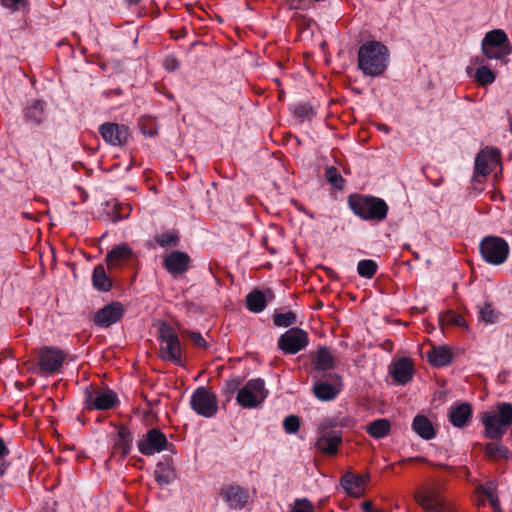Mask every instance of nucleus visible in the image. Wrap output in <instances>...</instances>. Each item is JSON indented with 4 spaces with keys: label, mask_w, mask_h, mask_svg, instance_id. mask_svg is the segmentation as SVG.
I'll list each match as a JSON object with an SVG mask.
<instances>
[{
    "label": "nucleus",
    "mask_w": 512,
    "mask_h": 512,
    "mask_svg": "<svg viewBox=\"0 0 512 512\" xmlns=\"http://www.w3.org/2000/svg\"><path fill=\"white\" fill-rule=\"evenodd\" d=\"M313 364L317 371L331 370L336 366V358L327 347L321 346L316 352Z\"/></svg>",
    "instance_id": "29"
},
{
    "label": "nucleus",
    "mask_w": 512,
    "mask_h": 512,
    "mask_svg": "<svg viewBox=\"0 0 512 512\" xmlns=\"http://www.w3.org/2000/svg\"><path fill=\"white\" fill-rule=\"evenodd\" d=\"M273 323L277 327H291L297 323V315L291 310L285 313L275 312L273 315Z\"/></svg>",
    "instance_id": "42"
},
{
    "label": "nucleus",
    "mask_w": 512,
    "mask_h": 512,
    "mask_svg": "<svg viewBox=\"0 0 512 512\" xmlns=\"http://www.w3.org/2000/svg\"><path fill=\"white\" fill-rule=\"evenodd\" d=\"M66 354L56 347L44 346L38 352V365L42 373L53 375L60 370Z\"/></svg>",
    "instance_id": "13"
},
{
    "label": "nucleus",
    "mask_w": 512,
    "mask_h": 512,
    "mask_svg": "<svg viewBox=\"0 0 512 512\" xmlns=\"http://www.w3.org/2000/svg\"><path fill=\"white\" fill-rule=\"evenodd\" d=\"M377 270L378 264L372 259H363L357 264V273L362 278L372 279Z\"/></svg>",
    "instance_id": "39"
},
{
    "label": "nucleus",
    "mask_w": 512,
    "mask_h": 512,
    "mask_svg": "<svg viewBox=\"0 0 512 512\" xmlns=\"http://www.w3.org/2000/svg\"><path fill=\"white\" fill-rule=\"evenodd\" d=\"M494 512H502L498 496L488 500Z\"/></svg>",
    "instance_id": "54"
},
{
    "label": "nucleus",
    "mask_w": 512,
    "mask_h": 512,
    "mask_svg": "<svg viewBox=\"0 0 512 512\" xmlns=\"http://www.w3.org/2000/svg\"><path fill=\"white\" fill-rule=\"evenodd\" d=\"M348 422H350V420L347 418L340 421L336 417H327L321 421V423L319 424L318 430H319L320 434L337 433L336 431H333V429L338 426L347 427Z\"/></svg>",
    "instance_id": "40"
},
{
    "label": "nucleus",
    "mask_w": 512,
    "mask_h": 512,
    "mask_svg": "<svg viewBox=\"0 0 512 512\" xmlns=\"http://www.w3.org/2000/svg\"><path fill=\"white\" fill-rule=\"evenodd\" d=\"M267 396L268 391L265 388L264 380L256 378L250 379L239 389L236 401L241 407L251 409L262 404Z\"/></svg>",
    "instance_id": "7"
},
{
    "label": "nucleus",
    "mask_w": 512,
    "mask_h": 512,
    "mask_svg": "<svg viewBox=\"0 0 512 512\" xmlns=\"http://www.w3.org/2000/svg\"><path fill=\"white\" fill-rule=\"evenodd\" d=\"M125 213L122 212V207L120 204H116L114 207V215L117 220H121L126 218L130 213V207L128 205L125 206Z\"/></svg>",
    "instance_id": "51"
},
{
    "label": "nucleus",
    "mask_w": 512,
    "mask_h": 512,
    "mask_svg": "<svg viewBox=\"0 0 512 512\" xmlns=\"http://www.w3.org/2000/svg\"><path fill=\"white\" fill-rule=\"evenodd\" d=\"M138 450L145 456H152L164 450L175 453L174 444L168 442L166 435L158 428L149 429L137 442Z\"/></svg>",
    "instance_id": "9"
},
{
    "label": "nucleus",
    "mask_w": 512,
    "mask_h": 512,
    "mask_svg": "<svg viewBox=\"0 0 512 512\" xmlns=\"http://www.w3.org/2000/svg\"><path fill=\"white\" fill-rule=\"evenodd\" d=\"M10 454V450L5 444L2 437H0V477H3L10 466V462L6 460V457Z\"/></svg>",
    "instance_id": "45"
},
{
    "label": "nucleus",
    "mask_w": 512,
    "mask_h": 512,
    "mask_svg": "<svg viewBox=\"0 0 512 512\" xmlns=\"http://www.w3.org/2000/svg\"><path fill=\"white\" fill-rule=\"evenodd\" d=\"M330 376L334 379V383L319 381L313 385V393L315 397L321 401H332L341 392V378L337 374Z\"/></svg>",
    "instance_id": "21"
},
{
    "label": "nucleus",
    "mask_w": 512,
    "mask_h": 512,
    "mask_svg": "<svg viewBox=\"0 0 512 512\" xmlns=\"http://www.w3.org/2000/svg\"><path fill=\"white\" fill-rule=\"evenodd\" d=\"M500 312L490 302L478 306V319L485 324H495L499 320Z\"/></svg>",
    "instance_id": "35"
},
{
    "label": "nucleus",
    "mask_w": 512,
    "mask_h": 512,
    "mask_svg": "<svg viewBox=\"0 0 512 512\" xmlns=\"http://www.w3.org/2000/svg\"><path fill=\"white\" fill-rule=\"evenodd\" d=\"M501 161V153L497 148L485 147L475 158V167L472 180L482 183L483 180L491 173V165L499 164Z\"/></svg>",
    "instance_id": "12"
},
{
    "label": "nucleus",
    "mask_w": 512,
    "mask_h": 512,
    "mask_svg": "<svg viewBox=\"0 0 512 512\" xmlns=\"http://www.w3.org/2000/svg\"><path fill=\"white\" fill-rule=\"evenodd\" d=\"M428 362L434 367H445L448 366L454 355L451 349L445 345L432 347L431 350L426 353Z\"/></svg>",
    "instance_id": "27"
},
{
    "label": "nucleus",
    "mask_w": 512,
    "mask_h": 512,
    "mask_svg": "<svg viewBox=\"0 0 512 512\" xmlns=\"http://www.w3.org/2000/svg\"><path fill=\"white\" fill-rule=\"evenodd\" d=\"M406 462H428L426 458L418 456V457H410L405 460H402L400 463H406Z\"/></svg>",
    "instance_id": "56"
},
{
    "label": "nucleus",
    "mask_w": 512,
    "mask_h": 512,
    "mask_svg": "<svg viewBox=\"0 0 512 512\" xmlns=\"http://www.w3.org/2000/svg\"><path fill=\"white\" fill-rule=\"evenodd\" d=\"M124 315V308L120 302H112L99 309L94 316V323L103 328L120 321Z\"/></svg>",
    "instance_id": "17"
},
{
    "label": "nucleus",
    "mask_w": 512,
    "mask_h": 512,
    "mask_svg": "<svg viewBox=\"0 0 512 512\" xmlns=\"http://www.w3.org/2000/svg\"><path fill=\"white\" fill-rule=\"evenodd\" d=\"M164 66L169 71H174L178 68L179 63L175 57H167L164 61Z\"/></svg>",
    "instance_id": "52"
},
{
    "label": "nucleus",
    "mask_w": 512,
    "mask_h": 512,
    "mask_svg": "<svg viewBox=\"0 0 512 512\" xmlns=\"http://www.w3.org/2000/svg\"><path fill=\"white\" fill-rule=\"evenodd\" d=\"M325 178L336 189H342L344 186L345 180L335 166L326 167Z\"/></svg>",
    "instance_id": "43"
},
{
    "label": "nucleus",
    "mask_w": 512,
    "mask_h": 512,
    "mask_svg": "<svg viewBox=\"0 0 512 512\" xmlns=\"http://www.w3.org/2000/svg\"><path fill=\"white\" fill-rule=\"evenodd\" d=\"M377 127L380 131H383L385 133H389L391 131V128L386 124H378Z\"/></svg>",
    "instance_id": "58"
},
{
    "label": "nucleus",
    "mask_w": 512,
    "mask_h": 512,
    "mask_svg": "<svg viewBox=\"0 0 512 512\" xmlns=\"http://www.w3.org/2000/svg\"><path fill=\"white\" fill-rule=\"evenodd\" d=\"M25 120L32 125H40L45 118V102L42 100H33L24 111Z\"/></svg>",
    "instance_id": "28"
},
{
    "label": "nucleus",
    "mask_w": 512,
    "mask_h": 512,
    "mask_svg": "<svg viewBox=\"0 0 512 512\" xmlns=\"http://www.w3.org/2000/svg\"><path fill=\"white\" fill-rule=\"evenodd\" d=\"M142 133L144 135H148L150 137H153L156 134V131L154 129H152V128L142 127Z\"/></svg>",
    "instance_id": "57"
},
{
    "label": "nucleus",
    "mask_w": 512,
    "mask_h": 512,
    "mask_svg": "<svg viewBox=\"0 0 512 512\" xmlns=\"http://www.w3.org/2000/svg\"><path fill=\"white\" fill-rule=\"evenodd\" d=\"M92 283L95 289L107 292L112 288V280L107 275L103 265H97L92 273Z\"/></svg>",
    "instance_id": "32"
},
{
    "label": "nucleus",
    "mask_w": 512,
    "mask_h": 512,
    "mask_svg": "<svg viewBox=\"0 0 512 512\" xmlns=\"http://www.w3.org/2000/svg\"><path fill=\"white\" fill-rule=\"evenodd\" d=\"M481 51L487 59L502 60L512 52L507 34L501 29L487 32L481 41Z\"/></svg>",
    "instance_id": "5"
},
{
    "label": "nucleus",
    "mask_w": 512,
    "mask_h": 512,
    "mask_svg": "<svg viewBox=\"0 0 512 512\" xmlns=\"http://www.w3.org/2000/svg\"><path fill=\"white\" fill-rule=\"evenodd\" d=\"M133 444V436L129 428L125 425H120L117 428V434L114 438L112 455H120V460L131 452Z\"/></svg>",
    "instance_id": "22"
},
{
    "label": "nucleus",
    "mask_w": 512,
    "mask_h": 512,
    "mask_svg": "<svg viewBox=\"0 0 512 512\" xmlns=\"http://www.w3.org/2000/svg\"><path fill=\"white\" fill-rule=\"evenodd\" d=\"M283 428L287 434H295L300 428V419L296 415H289L283 420Z\"/></svg>",
    "instance_id": "46"
},
{
    "label": "nucleus",
    "mask_w": 512,
    "mask_h": 512,
    "mask_svg": "<svg viewBox=\"0 0 512 512\" xmlns=\"http://www.w3.org/2000/svg\"><path fill=\"white\" fill-rule=\"evenodd\" d=\"M472 406L463 402L449 409V421L456 428L466 427L472 418Z\"/></svg>",
    "instance_id": "24"
},
{
    "label": "nucleus",
    "mask_w": 512,
    "mask_h": 512,
    "mask_svg": "<svg viewBox=\"0 0 512 512\" xmlns=\"http://www.w3.org/2000/svg\"><path fill=\"white\" fill-rule=\"evenodd\" d=\"M241 384L242 378L239 376H234L226 380L223 386L224 394L227 396H231L235 391H239Z\"/></svg>",
    "instance_id": "47"
},
{
    "label": "nucleus",
    "mask_w": 512,
    "mask_h": 512,
    "mask_svg": "<svg viewBox=\"0 0 512 512\" xmlns=\"http://www.w3.org/2000/svg\"><path fill=\"white\" fill-rule=\"evenodd\" d=\"M436 466L441 467V468H445L446 467V465H444V464H437Z\"/></svg>",
    "instance_id": "62"
},
{
    "label": "nucleus",
    "mask_w": 512,
    "mask_h": 512,
    "mask_svg": "<svg viewBox=\"0 0 512 512\" xmlns=\"http://www.w3.org/2000/svg\"><path fill=\"white\" fill-rule=\"evenodd\" d=\"M297 209H298L299 211H302V212L307 213L303 206H297Z\"/></svg>",
    "instance_id": "61"
},
{
    "label": "nucleus",
    "mask_w": 512,
    "mask_h": 512,
    "mask_svg": "<svg viewBox=\"0 0 512 512\" xmlns=\"http://www.w3.org/2000/svg\"><path fill=\"white\" fill-rule=\"evenodd\" d=\"M412 429L425 440H431L436 435L432 422L424 415H416L414 417Z\"/></svg>",
    "instance_id": "30"
},
{
    "label": "nucleus",
    "mask_w": 512,
    "mask_h": 512,
    "mask_svg": "<svg viewBox=\"0 0 512 512\" xmlns=\"http://www.w3.org/2000/svg\"><path fill=\"white\" fill-rule=\"evenodd\" d=\"M309 344L308 333L299 328L291 327L280 335L277 341L278 349L286 355H294L305 349Z\"/></svg>",
    "instance_id": "11"
},
{
    "label": "nucleus",
    "mask_w": 512,
    "mask_h": 512,
    "mask_svg": "<svg viewBox=\"0 0 512 512\" xmlns=\"http://www.w3.org/2000/svg\"><path fill=\"white\" fill-rule=\"evenodd\" d=\"M484 452L489 458L494 460L507 459L511 454L510 450L506 446L495 442L487 443L485 445Z\"/></svg>",
    "instance_id": "38"
},
{
    "label": "nucleus",
    "mask_w": 512,
    "mask_h": 512,
    "mask_svg": "<svg viewBox=\"0 0 512 512\" xmlns=\"http://www.w3.org/2000/svg\"><path fill=\"white\" fill-rule=\"evenodd\" d=\"M473 76L475 82L480 86H488L494 83L496 74L488 66L477 67L474 70Z\"/></svg>",
    "instance_id": "36"
},
{
    "label": "nucleus",
    "mask_w": 512,
    "mask_h": 512,
    "mask_svg": "<svg viewBox=\"0 0 512 512\" xmlns=\"http://www.w3.org/2000/svg\"><path fill=\"white\" fill-rule=\"evenodd\" d=\"M484 436L490 440H501L512 425V404L502 402L497 405V413L484 412L481 415Z\"/></svg>",
    "instance_id": "3"
},
{
    "label": "nucleus",
    "mask_w": 512,
    "mask_h": 512,
    "mask_svg": "<svg viewBox=\"0 0 512 512\" xmlns=\"http://www.w3.org/2000/svg\"><path fill=\"white\" fill-rule=\"evenodd\" d=\"M177 478L176 468L173 459L165 456L163 460L156 464L154 470V479L160 486H167L174 482Z\"/></svg>",
    "instance_id": "20"
},
{
    "label": "nucleus",
    "mask_w": 512,
    "mask_h": 512,
    "mask_svg": "<svg viewBox=\"0 0 512 512\" xmlns=\"http://www.w3.org/2000/svg\"><path fill=\"white\" fill-rule=\"evenodd\" d=\"M142 0H127L129 6L138 5Z\"/></svg>",
    "instance_id": "59"
},
{
    "label": "nucleus",
    "mask_w": 512,
    "mask_h": 512,
    "mask_svg": "<svg viewBox=\"0 0 512 512\" xmlns=\"http://www.w3.org/2000/svg\"><path fill=\"white\" fill-rule=\"evenodd\" d=\"M158 339L160 341V357L177 365L182 364V348L176 330L168 323L159 326Z\"/></svg>",
    "instance_id": "4"
},
{
    "label": "nucleus",
    "mask_w": 512,
    "mask_h": 512,
    "mask_svg": "<svg viewBox=\"0 0 512 512\" xmlns=\"http://www.w3.org/2000/svg\"><path fill=\"white\" fill-rule=\"evenodd\" d=\"M162 264L170 275L176 277L189 270L191 258L187 253L176 250L168 254Z\"/></svg>",
    "instance_id": "18"
},
{
    "label": "nucleus",
    "mask_w": 512,
    "mask_h": 512,
    "mask_svg": "<svg viewBox=\"0 0 512 512\" xmlns=\"http://www.w3.org/2000/svg\"><path fill=\"white\" fill-rule=\"evenodd\" d=\"M477 506L480 508V507H484L485 506V500L484 499H481L478 501L477 503Z\"/></svg>",
    "instance_id": "60"
},
{
    "label": "nucleus",
    "mask_w": 512,
    "mask_h": 512,
    "mask_svg": "<svg viewBox=\"0 0 512 512\" xmlns=\"http://www.w3.org/2000/svg\"><path fill=\"white\" fill-rule=\"evenodd\" d=\"M190 406L198 415L211 418L218 411L217 396L213 392L208 391L205 387L200 386L192 393Z\"/></svg>",
    "instance_id": "10"
},
{
    "label": "nucleus",
    "mask_w": 512,
    "mask_h": 512,
    "mask_svg": "<svg viewBox=\"0 0 512 512\" xmlns=\"http://www.w3.org/2000/svg\"><path fill=\"white\" fill-rule=\"evenodd\" d=\"M296 503H303L304 507L303 508H297V509L294 510V512H314V508H313L312 504L308 500H306V499L297 500Z\"/></svg>",
    "instance_id": "53"
},
{
    "label": "nucleus",
    "mask_w": 512,
    "mask_h": 512,
    "mask_svg": "<svg viewBox=\"0 0 512 512\" xmlns=\"http://www.w3.org/2000/svg\"><path fill=\"white\" fill-rule=\"evenodd\" d=\"M368 479L367 475L353 474L351 472L345 473L340 480L341 486L344 491L355 498L362 496L364 492V485Z\"/></svg>",
    "instance_id": "23"
},
{
    "label": "nucleus",
    "mask_w": 512,
    "mask_h": 512,
    "mask_svg": "<svg viewBox=\"0 0 512 512\" xmlns=\"http://www.w3.org/2000/svg\"><path fill=\"white\" fill-rule=\"evenodd\" d=\"M220 496L229 508L233 510H242L249 500L248 490L237 484L222 487Z\"/></svg>",
    "instance_id": "16"
},
{
    "label": "nucleus",
    "mask_w": 512,
    "mask_h": 512,
    "mask_svg": "<svg viewBox=\"0 0 512 512\" xmlns=\"http://www.w3.org/2000/svg\"><path fill=\"white\" fill-rule=\"evenodd\" d=\"M390 373L396 383L405 385L411 381L414 374L412 362L408 358H401L393 364Z\"/></svg>",
    "instance_id": "25"
},
{
    "label": "nucleus",
    "mask_w": 512,
    "mask_h": 512,
    "mask_svg": "<svg viewBox=\"0 0 512 512\" xmlns=\"http://www.w3.org/2000/svg\"><path fill=\"white\" fill-rule=\"evenodd\" d=\"M135 258V253L127 243H122L111 249L105 257L109 269L119 268Z\"/></svg>",
    "instance_id": "19"
},
{
    "label": "nucleus",
    "mask_w": 512,
    "mask_h": 512,
    "mask_svg": "<svg viewBox=\"0 0 512 512\" xmlns=\"http://www.w3.org/2000/svg\"><path fill=\"white\" fill-rule=\"evenodd\" d=\"M497 485L493 481L486 482L484 485L479 486L476 491L480 495H484L488 500L494 498L496 495Z\"/></svg>",
    "instance_id": "48"
},
{
    "label": "nucleus",
    "mask_w": 512,
    "mask_h": 512,
    "mask_svg": "<svg viewBox=\"0 0 512 512\" xmlns=\"http://www.w3.org/2000/svg\"><path fill=\"white\" fill-rule=\"evenodd\" d=\"M485 56H475L471 59L470 61V65L467 67L466 71H467V74L468 75H472L474 72V67H482V66H486L485 65Z\"/></svg>",
    "instance_id": "50"
},
{
    "label": "nucleus",
    "mask_w": 512,
    "mask_h": 512,
    "mask_svg": "<svg viewBox=\"0 0 512 512\" xmlns=\"http://www.w3.org/2000/svg\"><path fill=\"white\" fill-rule=\"evenodd\" d=\"M348 206L351 211L365 221H383L388 214L387 203L378 197L362 194L348 196Z\"/></svg>",
    "instance_id": "2"
},
{
    "label": "nucleus",
    "mask_w": 512,
    "mask_h": 512,
    "mask_svg": "<svg viewBox=\"0 0 512 512\" xmlns=\"http://www.w3.org/2000/svg\"><path fill=\"white\" fill-rule=\"evenodd\" d=\"M293 114L300 122L311 121L315 115V108L308 102H300L293 106Z\"/></svg>",
    "instance_id": "37"
},
{
    "label": "nucleus",
    "mask_w": 512,
    "mask_h": 512,
    "mask_svg": "<svg viewBox=\"0 0 512 512\" xmlns=\"http://www.w3.org/2000/svg\"><path fill=\"white\" fill-rule=\"evenodd\" d=\"M362 508L365 512H382V511H375L373 508V504L371 501H365L362 503Z\"/></svg>",
    "instance_id": "55"
},
{
    "label": "nucleus",
    "mask_w": 512,
    "mask_h": 512,
    "mask_svg": "<svg viewBox=\"0 0 512 512\" xmlns=\"http://www.w3.org/2000/svg\"><path fill=\"white\" fill-rule=\"evenodd\" d=\"M103 140L112 146H123L130 137L129 128L124 124L105 122L98 128Z\"/></svg>",
    "instance_id": "14"
},
{
    "label": "nucleus",
    "mask_w": 512,
    "mask_h": 512,
    "mask_svg": "<svg viewBox=\"0 0 512 512\" xmlns=\"http://www.w3.org/2000/svg\"><path fill=\"white\" fill-rule=\"evenodd\" d=\"M358 68L366 76H381L389 64L387 47L378 41H369L359 47Z\"/></svg>",
    "instance_id": "1"
},
{
    "label": "nucleus",
    "mask_w": 512,
    "mask_h": 512,
    "mask_svg": "<svg viewBox=\"0 0 512 512\" xmlns=\"http://www.w3.org/2000/svg\"><path fill=\"white\" fill-rule=\"evenodd\" d=\"M2 7L8 9L12 13L20 11H29L30 2L29 0H0Z\"/></svg>",
    "instance_id": "44"
},
{
    "label": "nucleus",
    "mask_w": 512,
    "mask_h": 512,
    "mask_svg": "<svg viewBox=\"0 0 512 512\" xmlns=\"http://www.w3.org/2000/svg\"><path fill=\"white\" fill-rule=\"evenodd\" d=\"M155 242L162 248H175L179 246V231L172 229L155 235Z\"/></svg>",
    "instance_id": "34"
},
{
    "label": "nucleus",
    "mask_w": 512,
    "mask_h": 512,
    "mask_svg": "<svg viewBox=\"0 0 512 512\" xmlns=\"http://www.w3.org/2000/svg\"><path fill=\"white\" fill-rule=\"evenodd\" d=\"M294 2H295V0H289V3H290L291 5H294Z\"/></svg>",
    "instance_id": "63"
},
{
    "label": "nucleus",
    "mask_w": 512,
    "mask_h": 512,
    "mask_svg": "<svg viewBox=\"0 0 512 512\" xmlns=\"http://www.w3.org/2000/svg\"><path fill=\"white\" fill-rule=\"evenodd\" d=\"M414 498L420 507L429 512H443L445 510L444 499L435 486L418 490Z\"/></svg>",
    "instance_id": "15"
},
{
    "label": "nucleus",
    "mask_w": 512,
    "mask_h": 512,
    "mask_svg": "<svg viewBox=\"0 0 512 512\" xmlns=\"http://www.w3.org/2000/svg\"><path fill=\"white\" fill-rule=\"evenodd\" d=\"M479 250L484 261L491 265L503 264L509 255L507 241L498 236L484 237L479 244Z\"/></svg>",
    "instance_id": "8"
},
{
    "label": "nucleus",
    "mask_w": 512,
    "mask_h": 512,
    "mask_svg": "<svg viewBox=\"0 0 512 512\" xmlns=\"http://www.w3.org/2000/svg\"><path fill=\"white\" fill-rule=\"evenodd\" d=\"M342 443L341 432L321 434L316 442V447L328 456L338 453V447Z\"/></svg>",
    "instance_id": "26"
},
{
    "label": "nucleus",
    "mask_w": 512,
    "mask_h": 512,
    "mask_svg": "<svg viewBox=\"0 0 512 512\" xmlns=\"http://www.w3.org/2000/svg\"><path fill=\"white\" fill-rule=\"evenodd\" d=\"M186 333H187V336L189 337L190 341L196 347L207 349L208 344L199 332L187 331Z\"/></svg>",
    "instance_id": "49"
},
{
    "label": "nucleus",
    "mask_w": 512,
    "mask_h": 512,
    "mask_svg": "<svg viewBox=\"0 0 512 512\" xmlns=\"http://www.w3.org/2000/svg\"><path fill=\"white\" fill-rule=\"evenodd\" d=\"M81 52L85 53L86 52V48H81Z\"/></svg>",
    "instance_id": "64"
},
{
    "label": "nucleus",
    "mask_w": 512,
    "mask_h": 512,
    "mask_svg": "<svg viewBox=\"0 0 512 512\" xmlns=\"http://www.w3.org/2000/svg\"><path fill=\"white\" fill-rule=\"evenodd\" d=\"M439 324L441 327L445 325H452L458 327H466L464 318L453 310H448L439 315Z\"/></svg>",
    "instance_id": "41"
},
{
    "label": "nucleus",
    "mask_w": 512,
    "mask_h": 512,
    "mask_svg": "<svg viewBox=\"0 0 512 512\" xmlns=\"http://www.w3.org/2000/svg\"><path fill=\"white\" fill-rule=\"evenodd\" d=\"M83 403L88 411H106L119 406L120 400L116 392L110 388L100 390L98 387L87 386L84 390Z\"/></svg>",
    "instance_id": "6"
},
{
    "label": "nucleus",
    "mask_w": 512,
    "mask_h": 512,
    "mask_svg": "<svg viewBox=\"0 0 512 512\" xmlns=\"http://www.w3.org/2000/svg\"><path fill=\"white\" fill-rule=\"evenodd\" d=\"M266 305V297L260 290H253L246 296V307L250 312L260 313L266 308Z\"/></svg>",
    "instance_id": "33"
},
{
    "label": "nucleus",
    "mask_w": 512,
    "mask_h": 512,
    "mask_svg": "<svg viewBox=\"0 0 512 512\" xmlns=\"http://www.w3.org/2000/svg\"><path fill=\"white\" fill-rule=\"evenodd\" d=\"M391 430V423L386 418H379L366 426V432L374 439L386 437Z\"/></svg>",
    "instance_id": "31"
}]
</instances>
